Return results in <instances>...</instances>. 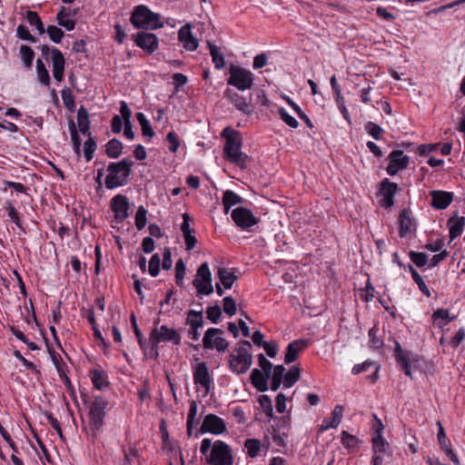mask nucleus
<instances>
[{"label": "nucleus", "mask_w": 465, "mask_h": 465, "mask_svg": "<svg viewBox=\"0 0 465 465\" xmlns=\"http://www.w3.org/2000/svg\"><path fill=\"white\" fill-rule=\"evenodd\" d=\"M200 451L206 456V461L211 465H232L233 459L231 448L222 440L213 443L211 439L202 440Z\"/></svg>", "instance_id": "1"}, {"label": "nucleus", "mask_w": 465, "mask_h": 465, "mask_svg": "<svg viewBox=\"0 0 465 465\" xmlns=\"http://www.w3.org/2000/svg\"><path fill=\"white\" fill-rule=\"evenodd\" d=\"M222 136L225 139L223 146V157L232 163L237 164L243 169L246 166L248 156L242 152V138L240 133L226 127L222 132Z\"/></svg>", "instance_id": "2"}, {"label": "nucleus", "mask_w": 465, "mask_h": 465, "mask_svg": "<svg viewBox=\"0 0 465 465\" xmlns=\"http://www.w3.org/2000/svg\"><path fill=\"white\" fill-rule=\"evenodd\" d=\"M252 344L246 340L240 341L229 354V369L240 375L248 371L252 364Z\"/></svg>", "instance_id": "3"}, {"label": "nucleus", "mask_w": 465, "mask_h": 465, "mask_svg": "<svg viewBox=\"0 0 465 465\" xmlns=\"http://www.w3.org/2000/svg\"><path fill=\"white\" fill-rule=\"evenodd\" d=\"M134 162L130 158H124L117 163H110L107 166L108 174L105 178V186L112 190L127 183L128 177L132 173Z\"/></svg>", "instance_id": "4"}, {"label": "nucleus", "mask_w": 465, "mask_h": 465, "mask_svg": "<svg viewBox=\"0 0 465 465\" xmlns=\"http://www.w3.org/2000/svg\"><path fill=\"white\" fill-rule=\"evenodd\" d=\"M130 21L135 28L143 30H156L163 26L160 15L152 12L144 5H137L134 9Z\"/></svg>", "instance_id": "5"}, {"label": "nucleus", "mask_w": 465, "mask_h": 465, "mask_svg": "<svg viewBox=\"0 0 465 465\" xmlns=\"http://www.w3.org/2000/svg\"><path fill=\"white\" fill-rule=\"evenodd\" d=\"M229 74L230 76L227 79V84L240 91L250 89L253 84L254 78L252 73L243 67L231 64Z\"/></svg>", "instance_id": "6"}, {"label": "nucleus", "mask_w": 465, "mask_h": 465, "mask_svg": "<svg viewBox=\"0 0 465 465\" xmlns=\"http://www.w3.org/2000/svg\"><path fill=\"white\" fill-rule=\"evenodd\" d=\"M193 284L197 289L198 295H210L213 292L212 273L207 262L202 263L197 269L196 276Z\"/></svg>", "instance_id": "7"}, {"label": "nucleus", "mask_w": 465, "mask_h": 465, "mask_svg": "<svg viewBox=\"0 0 465 465\" xmlns=\"http://www.w3.org/2000/svg\"><path fill=\"white\" fill-rule=\"evenodd\" d=\"M41 53L45 58H47L48 54H51L53 76L57 82H62L64 79L65 64V60L62 52L55 47L50 49L48 45H44L41 46Z\"/></svg>", "instance_id": "8"}, {"label": "nucleus", "mask_w": 465, "mask_h": 465, "mask_svg": "<svg viewBox=\"0 0 465 465\" xmlns=\"http://www.w3.org/2000/svg\"><path fill=\"white\" fill-rule=\"evenodd\" d=\"M223 330L219 328H209L203 338V346L205 350L216 349L219 352H224L229 342L222 336Z\"/></svg>", "instance_id": "9"}, {"label": "nucleus", "mask_w": 465, "mask_h": 465, "mask_svg": "<svg viewBox=\"0 0 465 465\" xmlns=\"http://www.w3.org/2000/svg\"><path fill=\"white\" fill-rule=\"evenodd\" d=\"M149 341L154 342H171L173 345H180L182 341V336L177 330L174 328L168 327L167 325H161L160 328H153Z\"/></svg>", "instance_id": "10"}, {"label": "nucleus", "mask_w": 465, "mask_h": 465, "mask_svg": "<svg viewBox=\"0 0 465 465\" xmlns=\"http://www.w3.org/2000/svg\"><path fill=\"white\" fill-rule=\"evenodd\" d=\"M232 219L235 224L242 230H249L250 227L258 223L253 213L245 207H237L232 212Z\"/></svg>", "instance_id": "11"}, {"label": "nucleus", "mask_w": 465, "mask_h": 465, "mask_svg": "<svg viewBox=\"0 0 465 465\" xmlns=\"http://www.w3.org/2000/svg\"><path fill=\"white\" fill-rule=\"evenodd\" d=\"M110 208L114 213V219L123 223L129 217L130 203L128 198L124 194H116L110 201Z\"/></svg>", "instance_id": "12"}, {"label": "nucleus", "mask_w": 465, "mask_h": 465, "mask_svg": "<svg viewBox=\"0 0 465 465\" xmlns=\"http://www.w3.org/2000/svg\"><path fill=\"white\" fill-rule=\"evenodd\" d=\"M226 431V425L224 420L215 414H207L203 420L200 428L201 433H212L220 435Z\"/></svg>", "instance_id": "13"}, {"label": "nucleus", "mask_w": 465, "mask_h": 465, "mask_svg": "<svg viewBox=\"0 0 465 465\" xmlns=\"http://www.w3.org/2000/svg\"><path fill=\"white\" fill-rule=\"evenodd\" d=\"M133 39L138 47L149 54L158 49V38L153 33L139 32L136 35H133Z\"/></svg>", "instance_id": "14"}, {"label": "nucleus", "mask_w": 465, "mask_h": 465, "mask_svg": "<svg viewBox=\"0 0 465 465\" xmlns=\"http://www.w3.org/2000/svg\"><path fill=\"white\" fill-rule=\"evenodd\" d=\"M397 188V184L390 182L387 178L381 183L378 195L381 198L380 203L382 207L391 208L393 205V197Z\"/></svg>", "instance_id": "15"}, {"label": "nucleus", "mask_w": 465, "mask_h": 465, "mask_svg": "<svg viewBox=\"0 0 465 465\" xmlns=\"http://www.w3.org/2000/svg\"><path fill=\"white\" fill-rule=\"evenodd\" d=\"M186 324L190 326L189 337L193 341H198L200 338L199 329L203 326V312L190 310L186 318Z\"/></svg>", "instance_id": "16"}, {"label": "nucleus", "mask_w": 465, "mask_h": 465, "mask_svg": "<svg viewBox=\"0 0 465 465\" xmlns=\"http://www.w3.org/2000/svg\"><path fill=\"white\" fill-rule=\"evenodd\" d=\"M430 205L437 210L446 209L453 201V193L432 190L430 192Z\"/></svg>", "instance_id": "17"}, {"label": "nucleus", "mask_w": 465, "mask_h": 465, "mask_svg": "<svg viewBox=\"0 0 465 465\" xmlns=\"http://www.w3.org/2000/svg\"><path fill=\"white\" fill-rule=\"evenodd\" d=\"M389 165L387 167V173L391 176L395 175L399 170L407 167V156L403 154V151L394 150L389 156Z\"/></svg>", "instance_id": "18"}, {"label": "nucleus", "mask_w": 465, "mask_h": 465, "mask_svg": "<svg viewBox=\"0 0 465 465\" xmlns=\"http://www.w3.org/2000/svg\"><path fill=\"white\" fill-rule=\"evenodd\" d=\"M193 380L195 384L203 386L205 390V395L210 392L212 378L210 376L207 365L205 362H200L197 364L193 371Z\"/></svg>", "instance_id": "19"}, {"label": "nucleus", "mask_w": 465, "mask_h": 465, "mask_svg": "<svg viewBox=\"0 0 465 465\" xmlns=\"http://www.w3.org/2000/svg\"><path fill=\"white\" fill-rule=\"evenodd\" d=\"M224 97L227 98L239 111L245 114H251L252 113V105L250 102H247L246 98L239 94L237 92L227 89L224 92Z\"/></svg>", "instance_id": "20"}, {"label": "nucleus", "mask_w": 465, "mask_h": 465, "mask_svg": "<svg viewBox=\"0 0 465 465\" xmlns=\"http://www.w3.org/2000/svg\"><path fill=\"white\" fill-rule=\"evenodd\" d=\"M178 39L183 43L187 51H194L198 48V40L193 36L191 31V25L186 24L182 26L178 32Z\"/></svg>", "instance_id": "21"}, {"label": "nucleus", "mask_w": 465, "mask_h": 465, "mask_svg": "<svg viewBox=\"0 0 465 465\" xmlns=\"http://www.w3.org/2000/svg\"><path fill=\"white\" fill-rule=\"evenodd\" d=\"M447 225L450 239L453 241L462 234L465 228V217L455 213L448 220Z\"/></svg>", "instance_id": "22"}, {"label": "nucleus", "mask_w": 465, "mask_h": 465, "mask_svg": "<svg viewBox=\"0 0 465 465\" xmlns=\"http://www.w3.org/2000/svg\"><path fill=\"white\" fill-rule=\"evenodd\" d=\"M372 449H373V457L372 462L373 465H381L383 460V454L387 451L388 443L384 440L381 433L372 439Z\"/></svg>", "instance_id": "23"}, {"label": "nucleus", "mask_w": 465, "mask_h": 465, "mask_svg": "<svg viewBox=\"0 0 465 465\" xmlns=\"http://www.w3.org/2000/svg\"><path fill=\"white\" fill-rule=\"evenodd\" d=\"M308 343L307 340H295L289 343L284 357L285 363L290 364L296 361L298 354L308 346Z\"/></svg>", "instance_id": "24"}, {"label": "nucleus", "mask_w": 465, "mask_h": 465, "mask_svg": "<svg viewBox=\"0 0 465 465\" xmlns=\"http://www.w3.org/2000/svg\"><path fill=\"white\" fill-rule=\"evenodd\" d=\"M75 11L72 14L70 9L62 6L58 14L56 15L57 24L65 28L67 31H72L75 27V21L71 16L75 15Z\"/></svg>", "instance_id": "25"}, {"label": "nucleus", "mask_w": 465, "mask_h": 465, "mask_svg": "<svg viewBox=\"0 0 465 465\" xmlns=\"http://www.w3.org/2000/svg\"><path fill=\"white\" fill-rule=\"evenodd\" d=\"M105 415L104 414H91L89 413V426L87 429V434L92 437L93 440L96 439L98 434L103 429L104 420Z\"/></svg>", "instance_id": "26"}, {"label": "nucleus", "mask_w": 465, "mask_h": 465, "mask_svg": "<svg viewBox=\"0 0 465 465\" xmlns=\"http://www.w3.org/2000/svg\"><path fill=\"white\" fill-rule=\"evenodd\" d=\"M120 113L124 124V136L129 140H133L134 138V133L131 123L132 112L124 101L120 103Z\"/></svg>", "instance_id": "27"}, {"label": "nucleus", "mask_w": 465, "mask_h": 465, "mask_svg": "<svg viewBox=\"0 0 465 465\" xmlns=\"http://www.w3.org/2000/svg\"><path fill=\"white\" fill-rule=\"evenodd\" d=\"M271 376H267V374L262 371L259 369H253L252 371L250 379L252 384L262 392H264L268 390V379Z\"/></svg>", "instance_id": "28"}, {"label": "nucleus", "mask_w": 465, "mask_h": 465, "mask_svg": "<svg viewBox=\"0 0 465 465\" xmlns=\"http://www.w3.org/2000/svg\"><path fill=\"white\" fill-rule=\"evenodd\" d=\"M343 416V407L336 405L331 412V420H323L321 430H327L329 429H336L341 423Z\"/></svg>", "instance_id": "29"}, {"label": "nucleus", "mask_w": 465, "mask_h": 465, "mask_svg": "<svg viewBox=\"0 0 465 465\" xmlns=\"http://www.w3.org/2000/svg\"><path fill=\"white\" fill-rule=\"evenodd\" d=\"M243 198L238 195L236 193L231 190H226L223 196V205L224 207L225 213H229L231 207L243 203Z\"/></svg>", "instance_id": "30"}, {"label": "nucleus", "mask_w": 465, "mask_h": 465, "mask_svg": "<svg viewBox=\"0 0 465 465\" xmlns=\"http://www.w3.org/2000/svg\"><path fill=\"white\" fill-rule=\"evenodd\" d=\"M217 274L220 279L221 284L225 289H231L233 283L238 279L234 272H232L230 269L227 268H219Z\"/></svg>", "instance_id": "31"}, {"label": "nucleus", "mask_w": 465, "mask_h": 465, "mask_svg": "<svg viewBox=\"0 0 465 465\" xmlns=\"http://www.w3.org/2000/svg\"><path fill=\"white\" fill-rule=\"evenodd\" d=\"M89 376L93 381L95 389L103 390L109 385L107 381V375L104 371L101 370H91Z\"/></svg>", "instance_id": "32"}, {"label": "nucleus", "mask_w": 465, "mask_h": 465, "mask_svg": "<svg viewBox=\"0 0 465 465\" xmlns=\"http://www.w3.org/2000/svg\"><path fill=\"white\" fill-rule=\"evenodd\" d=\"M207 44L215 68L218 70L223 68L225 62L223 54L220 52V48L210 41H208Z\"/></svg>", "instance_id": "33"}, {"label": "nucleus", "mask_w": 465, "mask_h": 465, "mask_svg": "<svg viewBox=\"0 0 465 465\" xmlns=\"http://www.w3.org/2000/svg\"><path fill=\"white\" fill-rule=\"evenodd\" d=\"M123 151V143L117 139L110 140L105 145V153L108 157L116 159L118 158Z\"/></svg>", "instance_id": "34"}, {"label": "nucleus", "mask_w": 465, "mask_h": 465, "mask_svg": "<svg viewBox=\"0 0 465 465\" xmlns=\"http://www.w3.org/2000/svg\"><path fill=\"white\" fill-rule=\"evenodd\" d=\"M300 377V368L298 366H292L284 375L283 387L291 388L294 383H296L299 381Z\"/></svg>", "instance_id": "35"}, {"label": "nucleus", "mask_w": 465, "mask_h": 465, "mask_svg": "<svg viewBox=\"0 0 465 465\" xmlns=\"http://www.w3.org/2000/svg\"><path fill=\"white\" fill-rule=\"evenodd\" d=\"M439 143H428L416 145L414 143L409 142V152H417L420 155L425 156L430 153L438 149Z\"/></svg>", "instance_id": "36"}, {"label": "nucleus", "mask_w": 465, "mask_h": 465, "mask_svg": "<svg viewBox=\"0 0 465 465\" xmlns=\"http://www.w3.org/2000/svg\"><path fill=\"white\" fill-rule=\"evenodd\" d=\"M409 272H411V277L415 283L418 285L419 290L426 296L430 297V292L428 286L426 285L422 277L419 274V272L409 264Z\"/></svg>", "instance_id": "37"}, {"label": "nucleus", "mask_w": 465, "mask_h": 465, "mask_svg": "<svg viewBox=\"0 0 465 465\" xmlns=\"http://www.w3.org/2000/svg\"><path fill=\"white\" fill-rule=\"evenodd\" d=\"M108 405V401L102 396L94 397V401L91 403L89 413L91 414H104L105 415V408Z\"/></svg>", "instance_id": "38"}, {"label": "nucleus", "mask_w": 465, "mask_h": 465, "mask_svg": "<svg viewBox=\"0 0 465 465\" xmlns=\"http://www.w3.org/2000/svg\"><path fill=\"white\" fill-rule=\"evenodd\" d=\"M69 130L71 134V141L73 143V149L76 155L80 157L81 155V139L78 135L75 124L73 120L69 122Z\"/></svg>", "instance_id": "39"}, {"label": "nucleus", "mask_w": 465, "mask_h": 465, "mask_svg": "<svg viewBox=\"0 0 465 465\" xmlns=\"http://www.w3.org/2000/svg\"><path fill=\"white\" fill-rule=\"evenodd\" d=\"M36 74L38 81L45 86L50 84L49 73L41 59L36 61Z\"/></svg>", "instance_id": "40"}, {"label": "nucleus", "mask_w": 465, "mask_h": 465, "mask_svg": "<svg viewBox=\"0 0 465 465\" xmlns=\"http://www.w3.org/2000/svg\"><path fill=\"white\" fill-rule=\"evenodd\" d=\"M432 318L434 322L439 326L441 327L442 324L439 321H443V325H446L452 322L455 319V316H450L448 310L445 309H438L435 311L432 314Z\"/></svg>", "instance_id": "41"}, {"label": "nucleus", "mask_w": 465, "mask_h": 465, "mask_svg": "<svg viewBox=\"0 0 465 465\" xmlns=\"http://www.w3.org/2000/svg\"><path fill=\"white\" fill-rule=\"evenodd\" d=\"M136 119L141 125L143 135L152 138L154 135V132L145 115L143 113H137Z\"/></svg>", "instance_id": "42"}, {"label": "nucleus", "mask_w": 465, "mask_h": 465, "mask_svg": "<svg viewBox=\"0 0 465 465\" xmlns=\"http://www.w3.org/2000/svg\"><path fill=\"white\" fill-rule=\"evenodd\" d=\"M25 18L27 22L31 25H35L40 35H43L45 32L44 27V24L41 21L40 16L35 11H27L25 15Z\"/></svg>", "instance_id": "43"}, {"label": "nucleus", "mask_w": 465, "mask_h": 465, "mask_svg": "<svg viewBox=\"0 0 465 465\" xmlns=\"http://www.w3.org/2000/svg\"><path fill=\"white\" fill-rule=\"evenodd\" d=\"M244 447L247 450V454L251 458L258 456L261 450V442L257 439H247L244 442Z\"/></svg>", "instance_id": "44"}, {"label": "nucleus", "mask_w": 465, "mask_h": 465, "mask_svg": "<svg viewBox=\"0 0 465 465\" xmlns=\"http://www.w3.org/2000/svg\"><path fill=\"white\" fill-rule=\"evenodd\" d=\"M368 334L370 338L369 343L371 348L380 349L382 347L383 341L380 338L379 329L376 326L371 328Z\"/></svg>", "instance_id": "45"}, {"label": "nucleus", "mask_w": 465, "mask_h": 465, "mask_svg": "<svg viewBox=\"0 0 465 465\" xmlns=\"http://www.w3.org/2000/svg\"><path fill=\"white\" fill-rule=\"evenodd\" d=\"M186 273V266L183 259H179L175 264V281L180 287L183 286V279Z\"/></svg>", "instance_id": "46"}, {"label": "nucleus", "mask_w": 465, "mask_h": 465, "mask_svg": "<svg viewBox=\"0 0 465 465\" xmlns=\"http://www.w3.org/2000/svg\"><path fill=\"white\" fill-rule=\"evenodd\" d=\"M147 223V210L143 206H139L135 214V226L137 230H143Z\"/></svg>", "instance_id": "47"}, {"label": "nucleus", "mask_w": 465, "mask_h": 465, "mask_svg": "<svg viewBox=\"0 0 465 465\" xmlns=\"http://www.w3.org/2000/svg\"><path fill=\"white\" fill-rule=\"evenodd\" d=\"M20 54H21V56H22L25 65L27 68H30L33 64V60L35 57L34 50L27 45H21Z\"/></svg>", "instance_id": "48"}, {"label": "nucleus", "mask_w": 465, "mask_h": 465, "mask_svg": "<svg viewBox=\"0 0 465 465\" xmlns=\"http://www.w3.org/2000/svg\"><path fill=\"white\" fill-rule=\"evenodd\" d=\"M96 149V143L94 138L89 134V137L87 141L84 143V153L87 162H90L93 159L94 153Z\"/></svg>", "instance_id": "49"}, {"label": "nucleus", "mask_w": 465, "mask_h": 465, "mask_svg": "<svg viewBox=\"0 0 465 465\" xmlns=\"http://www.w3.org/2000/svg\"><path fill=\"white\" fill-rule=\"evenodd\" d=\"M394 356L401 367L403 372L407 375V357L404 354L399 342L395 341Z\"/></svg>", "instance_id": "50"}, {"label": "nucleus", "mask_w": 465, "mask_h": 465, "mask_svg": "<svg viewBox=\"0 0 465 465\" xmlns=\"http://www.w3.org/2000/svg\"><path fill=\"white\" fill-rule=\"evenodd\" d=\"M409 258L417 267H423L428 263V255L425 252H409Z\"/></svg>", "instance_id": "51"}, {"label": "nucleus", "mask_w": 465, "mask_h": 465, "mask_svg": "<svg viewBox=\"0 0 465 465\" xmlns=\"http://www.w3.org/2000/svg\"><path fill=\"white\" fill-rule=\"evenodd\" d=\"M45 31L49 38L55 44H59L64 35L63 30L55 25H48Z\"/></svg>", "instance_id": "52"}, {"label": "nucleus", "mask_w": 465, "mask_h": 465, "mask_svg": "<svg viewBox=\"0 0 465 465\" xmlns=\"http://www.w3.org/2000/svg\"><path fill=\"white\" fill-rule=\"evenodd\" d=\"M439 426V431H438V441L439 444L443 451H446L447 450L450 449V441L448 440L446 433L444 431V429L440 421L437 422Z\"/></svg>", "instance_id": "53"}, {"label": "nucleus", "mask_w": 465, "mask_h": 465, "mask_svg": "<svg viewBox=\"0 0 465 465\" xmlns=\"http://www.w3.org/2000/svg\"><path fill=\"white\" fill-rule=\"evenodd\" d=\"M258 401L262 408L263 409L264 413L270 418H274L271 398L267 395H262L259 397Z\"/></svg>", "instance_id": "54"}, {"label": "nucleus", "mask_w": 465, "mask_h": 465, "mask_svg": "<svg viewBox=\"0 0 465 465\" xmlns=\"http://www.w3.org/2000/svg\"><path fill=\"white\" fill-rule=\"evenodd\" d=\"M161 259L158 253H154L149 262V273L152 277L158 276L160 272Z\"/></svg>", "instance_id": "55"}, {"label": "nucleus", "mask_w": 465, "mask_h": 465, "mask_svg": "<svg viewBox=\"0 0 465 465\" xmlns=\"http://www.w3.org/2000/svg\"><path fill=\"white\" fill-rule=\"evenodd\" d=\"M365 130L367 133L372 136L375 140H381V134L383 133V130L381 126L374 124L373 122H368L365 124Z\"/></svg>", "instance_id": "56"}, {"label": "nucleus", "mask_w": 465, "mask_h": 465, "mask_svg": "<svg viewBox=\"0 0 465 465\" xmlns=\"http://www.w3.org/2000/svg\"><path fill=\"white\" fill-rule=\"evenodd\" d=\"M236 302L231 296H226L223 298V312L229 315L230 317L233 316L236 313Z\"/></svg>", "instance_id": "57"}, {"label": "nucleus", "mask_w": 465, "mask_h": 465, "mask_svg": "<svg viewBox=\"0 0 465 465\" xmlns=\"http://www.w3.org/2000/svg\"><path fill=\"white\" fill-rule=\"evenodd\" d=\"M16 35L18 38L22 39V40H25V41H29L30 43H35L36 42V39L35 37H34L28 28L24 25H19L17 29H16Z\"/></svg>", "instance_id": "58"}, {"label": "nucleus", "mask_w": 465, "mask_h": 465, "mask_svg": "<svg viewBox=\"0 0 465 465\" xmlns=\"http://www.w3.org/2000/svg\"><path fill=\"white\" fill-rule=\"evenodd\" d=\"M286 102L289 104V105L292 106V108L297 113L298 116L302 119V120H304V122L306 123V124L309 126V127H312V124L310 120V118L304 114V112L301 109V107L296 104L294 103L292 99H290L289 97L286 98Z\"/></svg>", "instance_id": "59"}, {"label": "nucleus", "mask_w": 465, "mask_h": 465, "mask_svg": "<svg viewBox=\"0 0 465 465\" xmlns=\"http://www.w3.org/2000/svg\"><path fill=\"white\" fill-rule=\"evenodd\" d=\"M279 114H280L281 119L286 124H288L290 127H292V128L298 127V125H299L298 121L294 117H292L291 114H289L288 112L284 108L281 107L279 109Z\"/></svg>", "instance_id": "60"}, {"label": "nucleus", "mask_w": 465, "mask_h": 465, "mask_svg": "<svg viewBox=\"0 0 465 465\" xmlns=\"http://www.w3.org/2000/svg\"><path fill=\"white\" fill-rule=\"evenodd\" d=\"M341 443L347 449H353L358 443V439L344 430L341 433Z\"/></svg>", "instance_id": "61"}, {"label": "nucleus", "mask_w": 465, "mask_h": 465, "mask_svg": "<svg viewBox=\"0 0 465 465\" xmlns=\"http://www.w3.org/2000/svg\"><path fill=\"white\" fill-rule=\"evenodd\" d=\"M206 314L208 320H210L213 323H217L222 314L220 306L214 305L208 307L206 310Z\"/></svg>", "instance_id": "62"}, {"label": "nucleus", "mask_w": 465, "mask_h": 465, "mask_svg": "<svg viewBox=\"0 0 465 465\" xmlns=\"http://www.w3.org/2000/svg\"><path fill=\"white\" fill-rule=\"evenodd\" d=\"M6 212L10 220L15 223L17 227L22 228L19 213L11 203H6Z\"/></svg>", "instance_id": "63"}, {"label": "nucleus", "mask_w": 465, "mask_h": 465, "mask_svg": "<svg viewBox=\"0 0 465 465\" xmlns=\"http://www.w3.org/2000/svg\"><path fill=\"white\" fill-rule=\"evenodd\" d=\"M258 363L262 369V371L265 372L267 376H271L272 363L269 360H267L262 353H260L258 355Z\"/></svg>", "instance_id": "64"}]
</instances>
